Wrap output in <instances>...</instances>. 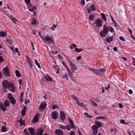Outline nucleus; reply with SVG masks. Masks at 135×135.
<instances>
[{"label": "nucleus", "mask_w": 135, "mask_h": 135, "mask_svg": "<svg viewBox=\"0 0 135 135\" xmlns=\"http://www.w3.org/2000/svg\"><path fill=\"white\" fill-rule=\"evenodd\" d=\"M2 86L4 88L10 89V90L14 92L15 90V87L14 84L12 83H9L7 80H4L2 83Z\"/></svg>", "instance_id": "f257e3e1"}, {"label": "nucleus", "mask_w": 135, "mask_h": 135, "mask_svg": "<svg viewBox=\"0 0 135 135\" xmlns=\"http://www.w3.org/2000/svg\"><path fill=\"white\" fill-rule=\"evenodd\" d=\"M88 70L91 71L96 74L100 76L104 75L105 70L104 69H93L91 68H89Z\"/></svg>", "instance_id": "f03ea898"}, {"label": "nucleus", "mask_w": 135, "mask_h": 135, "mask_svg": "<svg viewBox=\"0 0 135 135\" xmlns=\"http://www.w3.org/2000/svg\"><path fill=\"white\" fill-rule=\"evenodd\" d=\"M109 31V27L104 25H103V28L102 30L100 31V35L102 37H105L108 33Z\"/></svg>", "instance_id": "7ed1b4c3"}, {"label": "nucleus", "mask_w": 135, "mask_h": 135, "mask_svg": "<svg viewBox=\"0 0 135 135\" xmlns=\"http://www.w3.org/2000/svg\"><path fill=\"white\" fill-rule=\"evenodd\" d=\"M12 94L11 93H9L8 94L7 98L9 99L10 102L12 105H14L16 103V100L14 97L12 96Z\"/></svg>", "instance_id": "20e7f679"}, {"label": "nucleus", "mask_w": 135, "mask_h": 135, "mask_svg": "<svg viewBox=\"0 0 135 135\" xmlns=\"http://www.w3.org/2000/svg\"><path fill=\"white\" fill-rule=\"evenodd\" d=\"M67 61L70 65V66L71 70L73 72V73H74V71L77 69V68L70 60L68 59Z\"/></svg>", "instance_id": "39448f33"}, {"label": "nucleus", "mask_w": 135, "mask_h": 135, "mask_svg": "<svg viewBox=\"0 0 135 135\" xmlns=\"http://www.w3.org/2000/svg\"><path fill=\"white\" fill-rule=\"evenodd\" d=\"M45 39L47 43L49 44H51L54 43L53 38L49 35H47L46 36Z\"/></svg>", "instance_id": "423d86ee"}, {"label": "nucleus", "mask_w": 135, "mask_h": 135, "mask_svg": "<svg viewBox=\"0 0 135 135\" xmlns=\"http://www.w3.org/2000/svg\"><path fill=\"white\" fill-rule=\"evenodd\" d=\"M25 58L28 62V63L30 65V68H32L33 65V62L32 60L31 59L30 57L27 55L25 56Z\"/></svg>", "instance_id": "0eeeda50"}, {"label": "nucleus", "mask_w": 135, "mask_h": 135, "mask_svg": "<svg viewBox=\"0 0 135 135\" xmlns=\"http://www.w3.org/2000/svg\"><path fill=\"white\" fill-rule=\"evenodd\" d=\"M91 129L93 130L92 133L93 135H96L98 133V128L95 125H93L91 127Z\"/></svg>", "instance_id": "6e6552de"}, {"label": "nucleus", "mask_w": 135, "mask_h": 135, "mask_svg": "<svg viewBox=\"0 0 135 135\" xmlns=\"http://www.w3.org/2000/svg\"><path fill=\"white\" fill-rule=\"evenodd\" d=\"M2 73L6 75H7L8 77L9 76V70L8 68L6 67L3 69Z\"/></svg>", "instance_id": "1a4fd4ad"}, {"label": "nucleus", "mask_w": 135, "mask_h": 135, "mask_svg": "<svg viewBox=\"0 0 135 135\" xmlns=\"http://www.w3.org/2000/svg\"><path fill=\"white\" fill-rule=\"evenodd\" d=\"M58 113L56 111H53L52 112L51 115L52 118L54 119H56L58 118Z\"/></svg>", "instance_id": "9d476101"}, {"label": "nucleus", "mask_w": 135, "mask_h": 135, "mask_svg": "<svg viewBox=\"0 0 135 135\" xmlns=\"http://www.w3.org/2000/svg\"><path fill=\"white\" fill-rule=\"evenodd\" d=\"M60 119L62 120L63 121H64L66 118L65 114V113L63 111H61L60 112Z\"/></svg>", "instance_id": "9b49d317"}, {"label": "nucleus", "mask_w": 135, "mask_h": 135, "mask_svg": "<svg viewBox=\"0 0 135 135\" xmlns=\"http://www.w3.org/2000/svg\"><path fill=\"white\" fill-rule=\"evenodd\" d=\"M102 20L101 19H98L96 20V22L94 23V24H96V25L100 27L102 25Z\"/></svg>", "instance_id": "f8f14e48"}, {"label": "nucleus", "mask_w": 135, "mask_h": 135, "mask_svg": "<svg viewBox=\"0 0 135 135\" xmlns=\"http://www.w3.org/2000/svg\"><path fill=\"white\" fill-rule=\"evenodd\" d=\"M44 132L43 129L41 128H38L37 129V131L35 133V135H42Z\"/></svg>", "instance_id": "ddd939ff"}, {"label": "nucleus", "mask_w": 135, "mask_h": 135, "mask_svg": "<svg viewBox=\"0 0 135 135\" xmlns=\"http://www.w3.org/2000/svg\"><path fill=\"white\" fill-rule=\"evenodd\" d=\"M55 133L56 135H63L64 134L63 131L60 129H56Z\"/></svg>", "instance_id": "4468645a"}, {"label": "nucleus", "mask_w": 135, "mask_h": 135, "mask_svg": "<svg viewBox=\"0 0 135 135\" xmlns=\"http://www.w3.org/2000/svg\"><path fill=\"white\" fill-rule=\"evenodd\" d=\"M68 119L70 124L71 126V127H72L74 129H75V126L74 124V123L73 122L72 119H71L70 118H68Z\"/></svg>", "instance_id": "2eb2a0df"}, {"label": "nucleus", "mask_w": 135, "mask_h": 135, "mask_svg": "<svg viewBox=\"0 0 135 135\" xmlns=\"http://www.w3.org/2000/svg\"><path fill=\"white\" fill-rule=\"evenodd\" d=\"M44 79L45 81L47 82L50 81L51 82L52 81V78L50 77L49 75H47V76H45L44 77Z\"/></svg>", "instance_id": "dca6fc26"}, {"label": "nucleus", "mask_w": 135, "mask_h": 135, "mask_svg": "<svg viewBox=\"0 0 135 135\" xmlns=\"http://www.w3.org/2000/svg\"><path fill=\"white\" fill-rule=\"evenodd\" d=\"M47 105V104L45 103L41 104L39 107L40 109L41 110H43L45 108Z\"/></svg>", "instance_id": "f3484780"}, {"label": "nucleus", "mask_w": 135, "mask_h": 135, "mask_svg": "<svg viewBox=\"0 0 135 135\" xmlns=\"http://www.w3.org/2000/svg\"><path fill=\"white\" fill-rule=\"evenodd\" d=\"M31 135H34L35 133V130L33 128L31 127L28 129Z\"/></svg>", "instance_id": "a211bd4d"}, {"label": "nucleus", "mask_w": 135, "mask_h": 135, "mask_svg": "<svg viewBox=\"0 0 135 135\" xmlns=\"http://www.w3.org/2000/svg\"><path fill=\"white\" fill-rule=\"evenodd\" d=\"M95 123L98 128H99L101 127L102 125V123L98 121H95Z\"/></svg>", "instance_id": "6ab92c4d"}, {"label": "nucleus", "mask_w": 135, "mask_h": 135, "mask_svg": "<svg viewBox=\"0 0 135 135\" xmlns=\"http://www.w3.org/2000/svg\"><path fill=\"white\" fill-rule=\"evenodd\" d=\"M113 37L112 36L109 37L108 38H106L105 41L108 43H109L113 41Z\"/></svg>", "instance_id": "aec40b11"}, {"label": "nucleus", "mask_w": 135, "mask_h": 135, "mask_svg": "<svg viewBox=\"0 0 135 135\" xmlns=\"http://www.w3.org/2000/svg\"><path fill=\"white\" fill-rule=\"evenodd\" d=\"M38 116L39 115H37L33 117V122L34 123H35L38 122Z\"/></svg>", "instance_id": "412c9836"}, {"label": "nucleus", "mask_w": 135, "mask_h": 135, "mask_svg": "<svg viewBox=\"0 0 135 135\" xmlns=\"http://www.w3.org/2000/svg\"><path fill=\"white\" fill-rule=\"evenodd\" d=\"M0 107L1 109L4 112H5L6 109L5 106L4 107L2 102H0Z\"/></svg>", "instance_id": "4be33fe9"}, {"label": "nucleus", "mask_w": 135, "mask_h": 135, "mask_svg": "<svg viewBox=\"0 0 135 135\" xmlns=\"http://www.w3.org/2000/svg\"><path fill=\"white\" fill-rule=\"evenodd\" d=\"M10 103L8 101L5 100L4 103V105L6 107H8L9 106Z\"/></svg>", "instance_id": "5701e85b"}, {"label": "nucleus", "mask_w": 135, "mask_h": 135, "mask_svg": "<svg viewBox=\"0 0 135 135\" xmlns=\"http://www.w3.org/2000/svg\"><path fill=\"white\" fill-rule=\"evenodd\" d=\"M26 109V107H25L21 111V113L23 117H24L25 114V112Z\"/></svg>", "instance_id": "b1692460"}, {"label": "nucleus", "mask_w": 135, "mask_h": 135, "mask_svg": "<svg viewBox=\"0 0 135 135\" xmlns=\"http://www.w3.org/2000/svg\"><path fill=\"white\" fill-rule=\"evenodd\" d=\"M34 61H35V63L36 65L37 66L38 68L39 69H41V67L40 66V65L39 62H38L37 61V60L36 59H35Z\"/></svg>", "instance_id": "393cba45"}, {"label": "nucleus", "mask_w": 135, "mask_h": 135, "mask_svg": "<svg viewBox=\"0 0 135 135\" xmlns=\"http://www.w3.org/2000/svg\"><path fill=\"white\" fill-rule=\"evenodd\" d=\"M67 68V69L66 70L68 73L69 77L70 78H71V76H72V73L69 68Z\"/></svg>", "instance_id": "a878e982"}, {"label": "nucleus", "mask_w": 135, "mask_h": 135, "mask_svg": "<svg viewBox=\"0 0 135 135\" xmlns=\"http://www.w3.org/2000/svg\"><path fill=\"white\" fill-rule=\"evenodd\" d=\"M10 49L12 51L14 54H15V53L17 52V47L15 49V51H14V48L12 46H10L9 47Z\"/></svg>", "instance_id": "bb28decb"}, {"label": "nucleus", "mask_w": 135, "mask_h": 135, "mask_svg": "<svg viewBox=\"0 0 135 135\" xmlns=\"http://www.w3.org/2000/svg\"><path fill=\"white\" fill-rule=\"evenodd\" d=\"M7 128L4 126H2L1 129V132H6L7 130Z\"/></svg>", "instance_id": "cd10ccee"}, {"label": "nucleus", "mask_w": 135, "mask_h": 135, "mask_svg": "<svg viewBox=\"0 0 135 135\" xmlns=\"http://www.w3.org/2000/svg\"><path fill=\"white\" fill-rule=\"evenodd\" d=\"M95 17V15H93L92 14H91L89 16V18L90 20L92 21H93V19Z\"/></svg>", "instance_id": "c85d7f7f"}, {"label": "nucleus", "mask_w": 135, "mask_h": 135, "mask_svg": "<svg viewBox=\"0 0 135 135\" xmlns=\"http://www.w3.org/2000/svg\"><path fill=\"white\" fill-rule=\"evenodd\" d=\"M6 33L3 31L0 32V36L4 37L6 36Z\"/></svg>", "instance_id": "c756f323"}, {"label": "nucleus", "mask_w": 135, "mask_h": 135, "mask_svg": "<svg viewBox=\"0 0 135 135\" xmlns=\"http://www.w3.org/2000/svg\"><path fill=\"white\" fill-rule=\"evenodd\" d=\"M76 47V45L74 44H70V48L71 49H73V47L75 48Z\"/></svg>", "instance_id": "7c9ffc66"}, {"label": "nucleus", "mask_w": 135, "mask_h": 135, "mask_svg": "<svg viewBox=\"0 0 135 135\" xmlns=\"http://www.w3.org/2000/svg\"><path fill=\"white\" fill-rule=\"evenodd\" d=\"M101 15L102 16L103 19L105 21H107V19L104 14L102 13L101 14Z\"/></svg>", "instance_id": "2f4dec72"}, {"label": "nucleus", "mask_w": 135, "mask_h": 135, "mask_svg": "<svg viewBox=\"0 0 135 135\" xmlns=\"http://www.w3.org/2000/svg\"><path fill=\"white\" fill-rule=\"evenodd\" d=\"M75 51L78 52H79L83 50V49H79V48H75Z\"/></svg>", "instance_id": "473e14b6"}, {"label": "nucleus", "mask_w": 135, "mask_h": 135, "mask_svg": "<svg viewBox=\"0 0 135 135\" xmlns=\"http://www.w3.org/2000/svg\"><path fill=\"white\" fill-rule=\"evenodd\" d=\"M17 80L18 81L19 85H22L23 84V82L22 81V79H17Z\"/></svg>", "instance_id": "72a5a7b5"}, {"label": "nucleus", "mask_w": 135, "mask_h": 135, "mask_svg": "<svg viewBox=\"0 0 135 135\" xmlns=\"http://www.w3.org/2000/svg\"><path fill=\"white\" fill-rule=\"evenodd\" d=\"M66 129L68 131H70L71 129V126L70 124H68L65 126Z\"/></svg>", "instance_id": "f704fd0d"}, {"label": "nucleus", "mask_w": 135, "mask_h": 135, "mask_svg": "<svg viewBox=\"0 0 135 135\" xmlns=\"http://www.w3.org/2000/svg\"><path fill=\"white\" fill-rule=\"evenodd\" d=\"M105 118H107V117H104L98 116V117H96V120H99L100 119H104Z\"/></svg>", "instance_id": "c9c22d12"}, {"label": "nucleus", "mask_w": 135, "mask_h": 135, "mask_svg": "<svg viewBox=\"0 0 135 135\" xmlns=\"http://www.w3.org/2000/svg\"><path fill=\"white\" fill-rule=\"evenodd\" d=\"M20 94L21 95L20 96V100L21 102H23V96L24 95V93L23 92H21Z\"/></svg>", "instance_id": "e433bc0d"}, {"label": "nucleus", "mask_w": 135, "mask_h": 135, "mask_svg": "<svg viewBox=\"0 0 135 135\" xmlns=\"http://www.w3.org/2000/svg\"><path fill=\"white\" fill-rule=\"evenodd\" d=\"M24 1L27 6L31 4L30 3V0H24Z\"/></svg>", "instance_id": "4c0bfd02"}, {"label": "nucleus", "mask_w": 135, "mask_h": 135, "mask_svg": "<svg viewBox=\"0 0 135 135\" xmlns=\"http://www.w3.org/2000/svg\"><path fill=\"white\" fill-rule=\"evenodd\" d=\"M90 8L91 9L92 11H93L95 10V9L93 4H92L90 6Z\"/></svg>", "instance_id": "58836bf2"}, {"label": "nucleus", "mask_w": 135, "mask_h": 135, "mask_svg": "<svg viewBox=\"0 0 135 135\" xmlns=\"http://www.w3.org/2000/svg\"><path fill=\"white\" fill-rule=\"evenodd\" d=\"M37 23L36 21L35 18H33L31 24L32 25H36Z\"/></svg>", "instance_id": "ea45409f"}, {"label": "nucleus", "mask_w": 135, "mask_h": 135, "mask_svg": "<svg viewBox=\"0 0 135 135\" xmlns=\"http://www.w3.org/2000/svg\"><path fill=\"white\" fill-rule=\"evenodd\" d=\"M6 40L7 42L9 44H12V41L10 38L7 39Z\"/></svg>", "instance_id": "a19ab883"}, {"label": "nucleus", "mask_w": 135, "mask_h": 135, "mask_svg": "<svg viewBox=\"0 0 135 135\" xmlns=\"http://www.w3.org/2000/svg\"><path fill=\"white\" fill-rule=\"evenodd\" d=\"M60 128L62 129L65 130L66 129V127L62 125V124H60Z\"/></svg>", "instance_id": "79ce46f5"}, {"label": "nucleus", "mask_w": 135, "mask_h": 135, "mask_svg": "<svg viewBox=\"0 0 135 135\" xmlns=\"http://www.w3.org/2000/svg\"><path fill=\"white\" fill-rule=\"evenodd\" d=\"M91 102L92 104V105L93 106H95V107H97L98 106V104L97 103H94L93 101H91Z\"/></svg>", "instance_id": "37998d69"}, {"label": "nucleus", "mask_w": 135, "mask_h": 135, "mask_svg": "<svg viewBox=\"0 0 135 135\" xmlns=\"http://www.w3.org/2000/svg\"><path fill=\"white\" fill-rule=\"evenodd\" d=\"M56 27V25L55 24H54L51 27V29L53 30H55V28Z\"/></svg>", "instance_id": "c03bdc74"}, {"label": "nucleus", "mask_w": 135, "mask_h": 135, "mask_svg": "<svg viewBox=\"0 0 135 135\" xmlns=\"http://www.w3.org/2000/svg\"><path fill=\"white\" fill-rule=\"evenodd\" d=\"M109 30L110 32L111 33H113V32H114V31L113 28L112 27H110L109 28Z\"/></svg>", "instance_id": "a18cd8bd"}, {"label": "nucleus", "mask_w": 135, "mask_h": 135, "mask_svg": "<svg viewBox=\"0 0 135 135\" xmlns=\"http://www.w3.org/2000/svg\"><path fill=\"white\" fill-rule=\"evenodd\" d=\"M47 26L46 25L45 26H43L42 28V30L43 31H46L47 30H48V29H47Z\"/></svg>", "instance_id": "49530a36"}, {"label": "nucleus", "mask_w": 135, "mask_h": 135, "mask_svg": "<svg viewBox=\"0 0 135 135\" xmlns=\"http://www.w3.org/2000/svg\"><path fill=\"white\" fill-rule=\"evenodd\" d=\"M84 114H85V115H86V116L87 117H89V118H92V116H91L90 115H88V113H86V112H85L84 113Z\"/></svg>", "instance_id": "de8ad7c7"}, {"label": "nucleus", "mask_w": 135, "mask_h": 135, "mask_svg": "<svg viewBox=\"0 0 135 135\" xmlns=\"http://www.w3.org/2000/svg\"><path fill=\"white\" fill-rule=\"evenodd\" d=\"M22 76V75L20 73V72L17 70V78L21 77Z\"/></svg>", "instance_id": "09e8293b"}, {"label": "nucleus", "mask_w": 135, "mask_h": 135, "mask_svg": "<svg viewBox=\"0 0 135 135\" xmlns=\"http://www.w3.org/2000/svg\"><path fill=\"white\" fill-rule=\"evenodd\" d=\"M81 3L82 5L84 6L85 4V0H81Z\"/></svg>", "instance_id": "8fccbe9b"}, {"label": "nucleus", "mask_w": 135, "mask_h": 135, "mask_svg": "<svg viewBox=\"0 0 135 135\" xmlns=\"http://www.w3.org/2000/svg\"><path fill=\"white\" fill-rule=\"evenodd\" d=\"M63 78L64 79H66V80H68V77L67 76V75L66 74H65L63 77Z\"/></svg>", "instance_id": "3c124183"}, {"label": "nucleus", "mask_w": 135, "mask_h": 135, "mask_svg": "<svg viewBox=\"0 0 135 135\" xmlns=\"http://www.w3.org/2000/svg\"><path fill=\"white\" fill-rule=\"evenodd\" d=\"M119 39L122 41H126L122 37H119Z\"/></svg>", "instance_id": "603ef678"}, {"label": "nucleus", "mask_w": 135, "mask_h": 135, "mask_svg": "<svg viewBox=\"0 0 135 135\" xmlns=\"http://www.w3.org/2000/svg\"><path fill=\"white\" fill-rule=\"evenodd\" d=\"M19 122L20 123V124L21 126H22V125H24V124L25 123V122L24 121H19Z\"/></svg>", "instance_id": "864d4df0"}, {"label": "nucleus", "mask_w": 135, "mask_h": 135, "mask_svg": "<svg viewBox=\"0 0 135 135\" xmlns=\"http://www.w3.org/2000/svg\"><path fill=\"white\" fill-rule=\"evenodd\" d=\"M86 10H87V12L89 14H90L91 12V10L90 8H88L86 9Z\"/></svg>", "instance_id": "5fc2aeb1"}, {"label": "nucleus", "mask_w": 135, "mask_h": 135, "mask_svg": "<svg viewBox=\"0 0 135 135\" xmlns=\"http://www.w3.org/2000/svg\"><path fill=\"white\" fill-rule=\"evenodd\" d=\"M62 65H63V66L65 67L67 69V68H68V66H67L66 65L64 61H62Z\"/></svg>", "instance_id": "6e6d98bb"}, {"label": "nucleus", "mask_w": 135, "mask_h": 135, "mask_svg": "<svg viewBox=\"0 0 135 135\" xmlns=\"http://www.w3.org/2000/svg\"><path fill=\"white\" fill-rule=\"evenodd\" d=\"M30 103V101L29 99L27 100V99H26L25 101V104H26L28 103Z\"/></svg>", "instance_id": "4d7b16f0"}, {"label": "nucleus", "mask_w": 135, "mask_h": 135, "mask_svg": "<svg viewBox=\"0 0 135 135\" xmlns=\"http://www.w3.org/2000/svg\"><path fill=\"white\" fill-rule=\"evenodd\" d=\"M59 108L58 105H54L52 107V109L54 110L56 108Z\"/></svg>", "instance_id": "13d9d810"}, {"label": "nucleus", "mask_w": 135, "mask_h": 135, "mask_svg": "<svg viewBox=\"0 0 135 135\" xmlns=\"http://www.w3.org/2000/svg\"><path fill=\"white\" fill-rule=\"evenodd\" d=\"M79 105L84 107L85 106V105L83 103L81 102L80 104H79Z\"/></svg>", "instance_id": "bf43d9fd"}, {"label": "nucleus", "mask_w": 135, "mask_h": 135, "mask_svg": "<svg viewBox=\"0 0 135 135\" xmlns=\"http://www.w3.org/2000/svg\"><path fill=\"white\" fill-rule=\"evenodd\" d=\"M132 59H133L132 63L133 65L135 66V59L133 57H132Z\"/></svg>", "instance_id": "052dcab7"}, {"label": "nucleus", "mask_w": 135, "mask_h": 135, "mask_svg": "<svg viewBox=\"0 0 135 135\" xmlns=\"http://www.w3.org/2000/svg\"><path fill=\"white\" fill-rule=\"evenodd\" d=\"M3 57L2 56H0V62L3 61Z\"/></svg>", "instance_id": "680f3d73"}, {"label": "nucleus", "mask_w": 135, "mask_h": 135, "mask_svg": "<svg viewBox=\"0 0 135 135\" xmlns=\"http://www.w3.org/2000/svg\"><path fill=\"white\" fill-rule=\"evenodd\" d=\"M31 44L32 47V50H35V48L34 47V44L32 42H31Z\"/></svg>", "instance_id": "e2e57ef3"}, {"label": "nucleus", "mask_w": 135, "mask_h": 135, "mask_svg": "<svg viewBox=\"0 0 135 135\" xmlns=\"http://www.w3.org/2000/svg\"><path fill=\"white\" fill-rule=\"evenodd\" d=\"M75 100H77L76 97L74 95L71 96Z\"/></svg>", "instance_id": "0e129e2a"}, {"label": "nucleus", "mask_w": 135, "mask_h": 135, "mask_svg": "<svg viewBox=\"0 0 135 135\" xmlns=\"http://www.w3.org/2000/svg\"><path fill=\"white\" fill-rule=\"evenodd\" d=\"M69 135H75V134L74 132L73 131H71Z\"/></svg>", "instance_id": "69168bd1"}, {"label": "nucleus", "mask_w": 135, "mask_h": 135, "mask_svg": "<svg viewBox=\"0 0 135 135\" xmlns=\"http://www.w3.org/2000/svg\"><path fill=\"white\" fill-rule=\"evenodd\" d=\"M77 101L76 102V104L78 105H79V104H80V103L81 102L79 101L78 100H76Z\"/></svg>", "instance_id": "338daca9"}, {"label": "nucleus", "mask_w": 135, "mask_h": 135, "mask_svg": "<svg viewBox=\"0 0 135 135\" xmlns=\"http://www.w3.org/2000/svg\"><path fill=\"white\" fill-rule=\"evenodd\" d=\"M120 122L122 124H124L125 123V121L123 119L121 120Z\"/></svg>", "instance_id": "774afa93"}]
</instances>
